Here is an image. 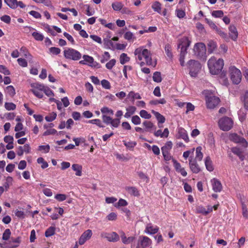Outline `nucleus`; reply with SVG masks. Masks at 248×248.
Wrapping results in <instances>:
<instances>
[{
	"mask_svg": "<svg viewBox=\"0 0 248 248\" xmlns=\"http://www.w3.org/2000/svg\"><path fill=\"white\" fill-rule=\"evenodd\" d=\"M134 55L140 66H143L146 64L155 67L156 65V61H153L152 59L150 51L143 46L136 48L134 51Z\"/></svg>",
	"mask_w": 248,
	"mask_h": 248,
	"instance_id": "f257e3e1",
	"label": "nucleus"
},
{
	"mask_svg": "<svg viewBox=\"0 0 248 248\" xmlns=\"http://www.w3.org/2000/svg\"><path fill=\"white\" fill-rule=\"evenodd\" d=\"M191 43V40L187 36H183L178 40L177 48L180 49L179 61L182 66L185 65V59L187 52V50Z\"/></svg>",
	"mask_w": 248,
	"mask_h": 248,
	"instance_id": "f03ea898",
	"label": "nucleus"
},
{
	"mask_svg": "<svg viewBox=\"0 0 248 248\" xmlns=\"http://www.w3.org/2000/svg\"><path fill=\"white\" fill-rule=\"evenodd\" d=\"M224 66V61L222 59H217L212 57L208 61V66L210 72L212 75H217L222 70Z\"/></svg>",
	"mask_w": 248,
	"mask_h": 248,
	"instance_id": "7ed1b4c3",
	"label": "nucleus"
},
{
	"mask_svg": "<svg viewBox=\"0 0 248 248\" xmlns=\"http://www.w3.org/2000/svg\"><path fill=\"white\" fill-rule=\"evenodd\" d=\"M202 94L205 96L206 107L209 109H213L220 102L218 97L215 96L213 93L209 90H204Z\"/></svg>",
	"mask_w": 248,
	"mask_h": 248,
	"instance_id": "20e7f679",
	"label": "nucleus"
},
{
	"mask_svg": "<svg viewBox=\"0 0 248 248\" xmlns=\"http://www.w3.org/2000/svg\"><path fill=\"white\" fill-rule=\"evenodd\" d=\"M63 56L66 59L74 61H78L82 57L78 50L71 47H67L63 50Z\"/></svg>",
	"mask_w": 248,
	"mask_h": 248,
	"instance_id": "39448f33",
	"label": "nucleus"
},
{
	"mask_svg": "<svg viewBox=\"0 0 248 248\" xmlns=\"http://www.w3.org/2000/svg\"><path fill=\"white\" fill-rule=\"evenodd\" d=\"M218 125L221 130L227 131L232 127L233 122L231 118L223 117L219 119Z\"/></svg>",
	"mask_w": 248,
	"mask_h": 248,
	"instance_id": "423d86ee",
	"label": "nucleus"
},
{
	"mask_svg": "<svg viewBox=\"0 0 248 248\" xmlns=\"http://www.w3.org/2000/svg\"><path fill=\"white\" fill-rule=\"evenodd\" d=\"M187 66L191 77H196L201 69L200 63L193 60H190L187 62Z\"/></svg>",
	"mask_w": 248,
	"mask_h": 248,
	"instance_id": "0eeeda50",
	"label": "nucleus"
},
{
	"mask_svg": "<svg viewBox=\"0 0 248 248\" xmlns=\"http://www.w3.org/2000/svg\"><path fill=\"white\" fill-rule=\"evenodd\" d=\"M230 76L232 83L238 84L242 79V74L240 70L235 66H231L229 68Z\"/></svg>",
	"mask_w": 248,
	"mask_h": 248,
	"instance_id": "6e6552de",
	"label": "nucleus"
},
{
	"mask_svg": "<svg viewBox=\"0 0 248 248\" xmlns=\"http://www.w3.org/2000/svg\"><path fill=\"white\" fill-rule=\"evenodd\" d=\"M152 244V240L146 236H140L137 245L132 244L131 248H144L149 247Z\"/></svg>",
	"mask_w": 248,
	"mask_h": 248,
	"instance_id": "1a4fd4ad",
	"label": "nucleus"
},
{
	"mask_svg": "<svg viewBox=\"0 0 248 248\" xmlns=\"http://www.w3.org/2000/svg\"><path fill=\"white\" fill-rule=\"evenodd\" d=\"M21 242V238L17 237L16 238H12L9 241H4L0 243V247L2 248H16Z\"/></svg>",
	"mask_w": 248,
	"mask_h": 248,
	"instance_id": "9d476101",
	"label": "nucleus"
},
{
	"mask_svg": "<svg viewBox=\"0 0 248 248\" xmlns=\"http://www.w3.org/2000/svg\"><path fill=\"white\" fill-rule=\"evenodd\" d=\"M83 60H81L79 62V63L82 65H88V66L94 67V68H99V64L94 61L93 57L87 55H84L82 56Z\"/></svg>",
	"mask_w": 248,
	"mask_h": 248,
	"instance_id": "9b49d317",
	"label": "nucleus"
},
{
	"mask_svg": "<svg viewBox=\"0 0 248 248\" xmlns=\"http://www.w3.org/2000/svg\"><path fill=\"white\" fill-rule=\"evenodd\" d=\"M31 91L34 95L38 98H42L44 96V85L37 83H33L31 85Z\"/></svg>",
	"mask_w": 248,
	"mask_h": 248,
	"instance_id": "f8f14e48",
	"label": "nucleus"
},
{
	"mask_svg": "<svg viewBox=\"0 0 248 248\" xmlns=\"http://www.w3.org/2000/svg\"><path fill=\"white\" fill-rule=\"evenodd\" d=\"M100 235L102 238H106L110 242H116L120 239L119 235L114 232H102Z\"/></svg>",
	"mask_w": 248,
	"mask_h": 248,
	"instance_id": "ddd939ff",
	"label": "nucleus"
},
{
	"mask_svg": "<svg viewBox=\"0 0 248 248\" xmlns=\"http://www.w3.org/2000/svg\"><path fill=\"white\" fill-rule=\"evenodd\" d=\"M194 54L197 56H202L206 53V46L202 43H197L195 44L193 48Z\"/></svg>",
	"mask_w": 248,
	"mask_h": 248,
	"instance_id": "4468645a",
	"label": "nucleus"
},
{
	"mask_svg": "<svg viewBox=\"0 0 248 248\" xmlns=\"http://www.w3.org/2000/svg\"><path fill=\"white\" fill-rule=\"evenodd\" d=\"M229 139L231 141L235 143H241L244 147L248 146L247 141L242 137H240L235 133L230 134L229 136Z\"/></svg>",
	"mask_w": 248,
	"mask_h": 248,
	"instance_id": "2eb2a0df",
	"label": "nucleus"
},
{
	"mask_svg": "<svg viewBox=\"0 0 248 248\" xmlns=\"http://www.w3.org/2000/svg\"><path fill=\"white\" fill-rule=\"evenodd\" d=\"M159 231V227L154 225L151 223L146 224L144 232L149 235H153Z\"/></svg>",
	"mask_w": 248,
	"mask_h": 248,
	"instance_id": "dca6fc26",
	"label": "nucleus"
},
{
	"mask_svg": "<svg viewBox=\"0 0 248 248\" xmlns=\"http://www.w3.org/2000/svg\"><path fill=\"white\" fill-rule=\"evenodd\" d=\"M93 235L91 230H87L80 236L78 240L80 245H83L87 240H89Z\"/></svg>",
	"mask_w": 248,
	"mask_h": 248,
	"instance_id": "f3484780",
	"label": "nucleus"
},
{
	"mask_svg": "<svg viewBox=\"0 0 248 248\" xmlns=\"http://www.w3.org/2000/svg\"><path fill=\"white\" fill-rule=\"evenodd\" d=\"M26 28L28 29L30 32H31V35L35 40L39 41L43 40L44 36L42 33L31 27H26Z\"/></svg>",
	"mask_w": 248,
	"mask_h": 248,
	"instance_id": "a211bd4d",
	"label": "nucleus"
},
{
	"mask_svg": "<svg viewBox=\"0 0 248 248\" xmlns=\"http://www.w3.org/2000/svg\"><path fill=\"white\" fill-rule=\"evenodd\" d=\"M174 167L176 171L180 173L183 176L185 177L187 175V172L185 168L182 167L181 165L175 159H172Z\"/></svg>",
	"mask_w": 248,
	"mask_h": 248,
	"instance_id": "6ab92c4d",
	"label": "nucleus"
},
{
	"mask_svg": "<svg viewBox=\"0 0 248 248\" xmlns=\"http://www.w3.org/2000/svg\"><path fill=\"white\" fill-rule=\"evenodd\" d=\"M207 207V208L206 209L202 205L198 206L196 209V213L206 216L209 213L212 212L213 211V207L212 206L208 205Z\"/></svg>",
	"mask_w": 248,
	"mask_h": 248,
	"instance_id": "aec40b11",
	"label": "nucleus"
},
{
	"mask_svg": "<svg viewBox=\"0 0 248 248\" xmlns=\"http://www.w3.org/2000/svg\"><path fill=\"white\" fill-rule=\"evenodd\" d=\"M211 183L214 191L216 192H219L222 190V184L218 179L214 178L211 180Z\"/></svg>",
	"mask_w": 248,
	"mask_h": 248,
	"instance_id": "412c9836",
	"label": "nucleus"
},
{
	"mask_svg": "<svg viewBox=\"0 0 248 248\" xmlns=\"http://www.w3.org/2000/svg\"><path fill=\"white\" fill-rule=\"evenodd\" d=\"M120 234L122 242L125 245L132 244H133L132 242L135 240L134 236L127 237L125 233L123 231L120 232Z\"/></svg>",
	"mask_w": 248,
	"mask_h": 248,
	"instance_id": "4be33fe9",
	"label": "nucleus"
},
{
	"mask_svg": "<svg viewBox=\"0 0 248 248\" xmlns=\"http://www.w3.org/2000/svg\"><path fill=\"white\" fill-rule=\"evenodd\" d=\"M189 165L191 170L195 173H199L201 170L196 161L193 160L191 157L189 159Z\"/></svg>",
	"mask_w": 248,
	"mask_h": 248,
	"instance_id": "5701e85b",
	"label": "nucleus"
},
{
	"mask_svg": "<svg viewBox=\"0 0 248 248\" xmlns=\"http://www.w3.org/2000/svg\"><path fill=\"white\" fill-rule=\"evenodd\" d=\"M177 135L179 139H182L186 142L189 141V138L186 131L182 127H179L177 130Z\"/></svg>",
	"mask_w": 248,
	"mask_h": 248,
	"instance_id": "b1692460",
	"label": "nucleus"
},
{
	"mask_svg": "<svg viewBox=\"0 0 248 248\" xmlns=\"http://www.w3.org/2000/svg\"><path fill=\"white\" fill-rule=\"evenodd\" d=\"M151 112L155 115L158 122V126L159 128L162 127V124L165 122L166 120L164 116L158 112L155 111L154 110H152Z\"/></svg>",
	"mask_w": 248,
	"mask_h": 248,
	"instance_id": "393cba45",
	"label": "nucleus"
},
{
	"mask_svg": "<svg viewBox=\"0 0 248 248\" xmlns=\"http://www.w3.org/2000/svg\"><path fill=\"white\" fill-rule=\"evenodd\" d=\"M125 189L126 191L131 196L137 197L140 196V191L135 186H126Z\"/></svg>",
	"mask_w": 248,
	"mask_h": 248,
	"instance_id": "a878e982",
	"label": "nucleus"
},
{
	"mask_svg": "<svg viewBox=\"0 0 248 248\" xmlns=\"http://www.w3.org/2000/svg\"><path fill=\"white\" fill-rule=\"evenodd\" d=\"M126 112L124 116L126 118H130L136 111L137 108L134 106H129L126 108Z\"/></svg>",
	"mask_w": 248,
	"mask_h": 248,
	"instance_id": "bb28decb",
	"label": "nucleus"
},
{
	"mask_svg": "<svg viewBox=\"0 0 248 248\" xmlns=\"http://www.w3.org/2000/svg\"><path fill=\"white\" fill-rule=\"evenodd\" d=\"M72 169L75 172V175L77 176H81L82 175V166L79 164H73L72 165Z\"/></svg>",
	"mask_w": 248,
	"mask_h": 248,
	"instance_id": "cd10ccee",
	"label": "nucleus"
},
{
	"mask_svg": "<svg viewBox=\"0 0 248 248\" xmlns=\"http://www.w3.org/2000/svg\"><path fill=\"white\" fill-rule=\"evenodd\" d=\"M4 92L6 95L11 97H13L16 94L15 89L12 85L7 86L4 89Z\"/></svg>",
	"mask_w": 248,
	"mask_h": 248,
	"instance_id": "c85d7f7f",
	"label": "nucleus"
},
{
	"mask_svg": "<svg viewBox=\"0 0 248 248\" xmlns=\"http://www.w3.org/2000/svg\"><path fill=\"white\" fill-rule=\"evenodd\" d=\"M127 98L133 102L135 99H140L141 97L139 93L130 91L127 95Z\"/></svg>",
	"mask_w": 248,
	"mask_h": 248,
	"instance_id": "c756f323",
	"label": "nucleus"
},
{
	"mask_svg": "<svg viewBox=\"0 0 248 248\" xmlns=\"http://www.w3.org/2000/svg\"><path fill=\"white\" fill-rule=\"evenodd\" d=\"M169 130L167 128H165L163 132L161 130H158L154 133V135L155 137H160V138H167L169 136Z\"/></svg>",
	"mask_w": 248,
	"mask_h": 248,
	"instance_id": "7c9ffc66",
	"label": "nucleus"
},
{
	"mask_svg": "<svg viewBox=\"0 0 248 248\" xmlns=\"http://www.w3.org/2000/svg\"><path fill=\"white\" fill-rule=\"evenodd\" d=\"M230 150L234 154L237 155L241 160H244V156L243 155V152L240 148L234 147L231 148Z\"/></svg>",
	"mask_w": 248,
	"mask_h": 248,
	"instance_id": "2f4dec72",
	"label": "nucleus"
},
{
	"mask_svg": "<svg viewBox=\"0 0 248 248\" xmlns=\"http://www.w3.org/2000/svg\"><path fill=\"white\" fill-rule=\"evenodd\" d=\"M229 34L231 38L233 40H235L238 36V32L236 27L233 25L230 26L229 27Z\"/></svg>",
	"mask_w": 248,
	"mask_h": 248,
	"instance_id": "473e14b6",
	"label": "nucleus"
},
{
	"mask_svg": "<svg viewBox=\"0 0 248 248\" xmlns=\"http://www.w3.org/2000/svg\"><path fill=\"white\" fill-rule=\"evenodd\" d=\"M241 99L243 103L244 108L248 111V91L245 92Z\"/></svg>",
	"mask_w": 248,
	"mask_h": 248,
	"instance_id": "72a5a7b5",
	"label": "nucleus"
},
{
	"mask_svg": "<svg viewBox=\"0 0 248 248\" xmlns=\"http://www.w3.org/2000/svg\"><path fill=\"white\" fill-rule=\"evenodd\" d=\"M111 6L114 11H120L123 8L124 4L120 1H114L112 2Z\"/></svg>",
	"mask_w": 248,
	"mask_h": 248,
	"instance_id": "f704fd0d",
	"label": "nucleus"
},
{
	"mask_svg": "<svg viewBox=\"0 0 248 248\" xmlns=\"http://www.w3.org/2000/svg\"><path fill=\"white\" fill-rule=\"evenodd\" d=\"M205 165L208 170L210 171L213 170L214 168L212 164V161L209 156H207L205 158Z\"/></svg>",
	"mask_w": 248,
	"mask_h": 248,
	"instance_id": "c9c22d12",
	"label": "nucleus"
},
{
	"mask_svg": "<svg viewBox=\"0 0 248 248\" xmlns=\"http://www.w3.org/2000/svg\"><path fill=\"white\" fill-rule=\"evenodd\" d=\"M208 51L210 53H212L217 48V45L216 42L213 41H209L207 44Z\"/></svg>",
	"mask_w": 248,
	"mask_h": 248,
	"instance_id": "e433bc0d",
	"label": "nucleus"
},
{
	"mask_svg": "<svg viewBox=\"0 0 248 248\" xmlns=\"http://www.w3.org/2000/svg\"><path fill=\"white\" fill-rule=\"evenodd\" d=\"M202 148L199 146L196 149L195 159L198 161H201L203 158V154L202 152Z\"/></svg>",
	"mask_w": 248,
	"mask_h": 248,
	"instance_id": "4c0bfd02",
	"label": "nucleus"
},
{
	"mask_svg": "<svg viewBox=\"0 0 248 248\" xmlns=\"http://www.w3.org/2000/svg\"><path fill=\"white\" fill-rule=\"evenodd\" d=\"M152 8L154 11L161 14V4L159 2L157 1L154 2L152 5Z\"/></svg>",
	"mask_w": 248,
	"mask_h": 248,
	"instance_id": "58836bf2",
	"label": "nucleus"
},
{
	"mask_svg": "<svg viewBox=\"0 0 248 248\" xmlns=\"http://www.w3.org/2000/svg\"><path fill=\"white\" fill-rule=\"evenodd\" d=\"M146 131H150L155 128V126L151 121H145L143 123Z\"/></svg>",
	"mask_w": 248,
	"mask_h": 248,
	"instance_id": "ea45409f",
	"label": "nucleus"
},
{
	"mask_svg": "<svg viewBox=\"0 0 248 248\" xmlns=\"http://www.w3.org/2000/svg\"><path fill=\"white\" fill-rule=\"evenodd\" d=\"M4 2L11 8L15 9L17 8V0H4Z\"/></svg>",
	"mask_w": 248,
	"mask_h": 248,
	"instance_id": "a19ab883",
	"label": "nucleus"
},
{
	"mask_svg": "<svg viewBox=\"0 0 248 248\" xmlns=\"http://www.w3.org/2000/svg\"><path fill=\"white\" fill-rule=\"evenodd\" d=\"M172 142L171 141H167L164 146L161 148L162 152H170L172 147Z\"/></svg>",
	"mask_w": 248,
	"mask_h": 248,
	"instance_id": "79ce46f5",
	"label": "nucleus"
},
{
	"mask_svg": "<svg viewBox=\"0 0 248 248\" xmlns=\"http://www.w3.org/2000/svg\"><path fill=\"white\" fill-rule=\"evenodd\" d=\"M57 115L56 112H52L45 117V120L48 122H52L56 119Z\"/></svg>",
	"mask_w": 248,
	"mask_h": 248,
	"instance_id": "37998d69",
	"label": "nucleus"
},
{
	"mask_svg": "<svg viewBox=\"0 0 248 248\" xmlns=\"http://www.w3.org/2000/svg\"><path fill=\"white\" fill-rule=\"evenodd\" d=\"M130 61V58L125 53H122L120 57V62L122 64H124Z\"/></svg>",
	"mask_w": 248,
	"mask_h": 248,
	"instance_id": "c03bdc74",
	"label": "nucleus"
},
{
	"mask_svg": "<svg viewBox=\"0 0 248 248\" xmlns=\"http://www.w3.org/2000/svg\"><path fill=\"white\" fill-rule=\"evenodd\" d=\"M165 51L166 53L167 57L170 59H172L173 55L171 52V47L170 44H167L165 45Z\"/></svg>",
	"mask_w": 248,
	"mask_h": 248,
	"instance_id": "a18cd8bd",
	"label": "nucleus"
},
{
	"mask_svg": "<svg viewBox=\"0 0 248 248\" xmlns=\"http://www.w3.org/2000/svg\"><path fill=\"white\" fill-rule=\"evenodd\" d=\"M13 181V179L11 176H8L6 178V181L3 185V186L5 187L6 191H7L10 186L12 185Z\"/></svg>",
	"mask_w": 248,
	"mask_h": 248,
	"instance_id": "49530a36",
	"label": "nucleus"
},
{
	"mask_svg": "<svg viewBox=\"0 0 248 248\" xmlns=\"http://www.w3.org/2000/svg\"><path fill=\"white\" fill-rule=\"evenodd\" d=\"M153 80L157 83H159L162 81V77L161 73L159 72H155L153 76Z\"/></svg>",
	"mask_w": 248,
	"mask_h": 248,
	"instance_id": "de8ad7c7",
	"label": "nucleus"
},
{
	"mask_svg": "<svg viewBox=\"0 0 248 248\" xmlns=\"http://www.w3.org/2000/svg\"><path fill=\"white\" fill-rule=\"evenodd\" d=\"M55 232V227L51 226L49 227L45 232V236L46 237H50L54 234Z\"/></svg>",
	"mask_w": 248,
	"mask_h": 248,
	"instance_id": "09e8293b",
	"label": "nucleus"
},
{
	"mask_svg": "<svg viewBox=\"0 0 248 248\" xmlns=\"http://www.w3.org/2000/svg\"><path fill=\"white\" fill-rule=\"evenodd\" d=\"M38 150L43 153H47L49 152L50 146L48 144L46 145H40L38 146Z\"/></svg>",
	"mask_w": 248,
	"mask_h": 248,
	"instance_id": "8fccbe9b",
	"label": "nucleus"
},
{
	"mask_svg": "<svg viewBox=\"0 0 248 248\" xmlns=\"http://www.w3.org/2000/svg\"><path fill=\"white\" fill-rule=\"evenodd\" d=\"M239 119L241 122H244L247 118V112L242 109L238 112Z\"/></svg>",
	"mask_w": 248,
	"mask_h": 248,
	"instance_id": "3c124183",
	"label": "nucleus"
},
{
	"mask_svg": "<svg viewBox=\"0 0 248 248\" xmlns=\"http://www.w3.org/2000/svg\"><path fill=\"white\" fill-rule=\"evenodd\" d=\"M125 39L128 41H133L135 39V37L132 32L131 31H127L126 32L124 36Z\"/></svg>",
	"mask_w": 248,
	"mask_h": 248,
	"instance_id": "603ef678",
	"label": "nucleus"
},
{
	"mask_svg": "<svg viewBox=\"0 0 248 248\" xmlns=\"http://www.w3.org/2000/svg\"><path fill=\"white\" fill-rule=\"evenodd\" d=\"M140 116L145 119H149L151 118V115L146 110L142 109L140 111Z\"/></svg>",
	"mask_w": 248,
	"mask_h": 248,
	"instance_id": "864d4df0",
	"label": "nucleus"
},
{
	"mask_svg": "<svg viewBox=\"0 0 248 248\" xmlns=\"http://www.w3.org/2000/svg\"><path fill=\"white\" fill-rule=\"evenodd\" d=\"M37 162L38 164H40L41 165V168L42 169H45L48 166V163L44 160V159L43 157H39L37 159Z\"/></svg>",
	"mask_w": 248,
	"mask_h": 248,
	"instance_id": "5fc2aeb1",
	"label": "nucleus"
},
{
	"mask_svg": "<svg viewBox=\"0 0 248 248\" xmlns=\"http://www.w3.org/2000/svg\"><path fill=\"white\" fill-rule=\"evenodd\" d=\"M128 203L126 200L123 199H120L119 200L118 202L114 204V206L116 208H119V207L121 206H125Z\"/></svg>",
	"mask_w": 248,
	"mask_h": 248,
	"instance_id": "6e6d98bb",
	"label": "nucleus"
},
{
	"mask_svg": "<svg viewBox=\"0 0 248 248\" xmlns=\"http://www.w3.org/2000/svg\"><path fill=\"white\" fill-rule=\"evenodd\" d=\"M166 101L164 98H161L159 100H153L150 101L149 103L152 105H157L158 104H165Z\"/></svg>",
	"mask_w": 248,
	"mask_h": 248,
	"instance_id": "4d7b16f0",
	"label": "nucleus"
},
{
	"mask_svg": "<svg viewBox=\"0 0 248 248\" xmlns=\"http://www.w3.org/2000/svg\"><path fill=\"white\" fill-rule=\"evenodd\" d=\"M44 93L47 95L48 97H53L54 96V94L52 90H51L48 87H46L44 85Z\"/></svg>",
	"mask_w": 248,
	"mask_h": 248,
	"instance_id": "13d9d810",
	"label": "nucleus"
},
{
	"mask_svg": "<svg viewBox=\"0 0 248 248\" xmlns=\"http://www.w3.org/2000/svg\"><path fill=\"white\" fill-rule=\"evenodd\" d=\"M110 58L109 53L108 52L105 51L102 58L100 59V62L102 63H105L108 61Z\"/></svg>",
	"mask_w": 248,
	"mask_h": 248,
	"instance_id": "bf43d9fd",
	"label": "nucleus"
},
{
	"mask_svg": "<svg viewBox=\"0 0 248 248\" xmlns=\"http://www.w3.org/2000/svg\"><path fill=\"white\" fill-rule=\"evenodd\" d=\"M4 107L8 110H13L15 109L16 108V105L11 102H6L4 104Z\"/></svg>",
	"mask_w": 248,
	"mask_h": 248,
	"instance_id": "052dcab7",
	"label": "nucleus"
},
{
	"mask_svg": "<svg viewBox=\"0 0 248 248\" xmlns=\"http://www.w3.org/2000/svg\"><path fill=\"white\" fill-rule=\"evenodd\" d=\"M124 145L129 149L132 150L134 147L136 145L137 143L135 141H124Z\"/></svg>",
	"mask_w": 248,
	"mask_h": 248,
	"instance_id": "680f3d73",
	"label": "nucleus"
},
{
	"mask_svg": "<svg viewBox=\"0 0 248 248\" xmlns=\"http://www.w3.org/2000/svg\"><path fill=\"white\" fill-rule=\"evenodd\" d=\"M138 176L143 181H145L146 183H148L149 182V177L143 172L139 171L138 172Z\"/></svg>",
	"mask_w": 248,
	"mask_h": 248,
	"instance_id": "e2e57ef3",
	"label": "nucleus"
},
{
	"mask_svg": "<svg viewBox=\"0 0 248 248\" xmlns=\"http://www.w3.org/2000/svg\"><path fill=\"white\" fill-rule=\"evenodd\" d=\"M46 130L44 132L43 135L46 136L48 135H53L57 133V131L54 128L46 129Z\"/></svg>",
	"mask_w": 248,
	"mask_h": 248,
	"instance_id": "0e129e2a",
	"label": "nucleus"
},
{
	"mask_svg": "<svg viewBox=\"0 0 248 248\" xmlns=\"http://www.w3.org/2000/svg\"><path fill=\"white\" fill-rule=\"evenodd\" d=\"M61 49L56 47H51L49 48V52L50 54L53 55H57L61 53Z\"/></svg>",
	"mask_w": 248,
	"mask_h": 248,
	"instance_id": "69168bd1",
	"label": "nucleus"
},
{
	"mask_svg": "<svg viewBox=\"0 0 248 248\" xmlns=\"http://www.w3.org/2000/svg\"><path fill=\"white\" fill-rule=\"evenodd\" d=\"M11 234V232L10 229H6L2 234V239L5 241L8 240L10 238Z\"/></svg>",
	"mask_w": 248,
	"mask_h": 248,
	"instance_id": "338daca9",
	"label": "nucleus"
},
{
	"mask_svg": "<svg viewBox=\"0 0 248 248\" xmlns=\"http://www.w3.org/2000/svg\"><path fill=\"white\" fill-rule=\"evenodd\" d=\"M15 214L16 216L17 217L23 219L25 217L26 215L23 211L22 210H16L15 211Z\"/></svg>",
	"mask_w": 248,
	"mask_h": 248,
	"instance_id": "774afa93",
	"label": "nucleus"
}]
</instances>
